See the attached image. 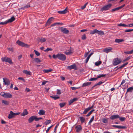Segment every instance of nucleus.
Here are the masks:
<instances>
[{
    "instance_id": "nucleus-44",
    "label": "nucleus",
    "mask_w": 133,
    "mask_h": 133,
    "mask_svg": "<svg viewBox=\"0 0 133 133\" xmlns=\"http://www.w3.org/2000/svg\"><path fill=\"white\" fill-rule=\"evenodd\" d=\"M119 120L122 121H124L125 119V118L124 117H120L119 118Z\"/></svg>"
},
{
    "instance_id": "nucleus-35",
    "label": "nucleus",
    "mask_w": 133,
    "mask_h": 133,
    "mask_svg": "<svg viewBox=\"0 0 133 133\" xmlns=\"http://www.w3.org/2000/svg\"><path fill=\"white\" fill-rule=\"evenodd\" d=\"M102 63V62L101 61H99L98 62H96L95 63V64L96 66H98L100 65Z\"/></svg>"
},
{
    "instance_id": "nucleus-43",
    "label": "nucleus",
    "mask_w": 133,
    "mask_h": 133,
    "mask_svg": "<svg viewBox=\"0 0 133 133\" xmlns=\"http://www.w3.org/2000/svg\"><path fill=\"white\" fill-rule=\"evenodd\" d=\"M88 4V3L87 2L83 6H81V9L82 10L84 9L86 7Z\"/></svg>"
},
{
    "instance_id": "nucleus-55",
    "label": "nucleus",
    "mask_w": 133,
    "mask_h": 133,
    "mask_svg": "<svg viewBox=\"0 0 133 133\" xmlns=\"http://www.w3.org/2000/svg\"><path fill=\"white\" fill-rule=\"evenodd\" d=\"M52 49L50 48H48L47 49L44 50L45 52L48 51L49 50H52Z\"/></svg>"
},
{
    "instance_id": "nucleus-29",
    "label": "nucleus",
    "mask_w": 133,
    "mask_h": 133,
    "mask_svg": "<svg viewBox=\"0 0 133 133\" xmlns=\"http://www.w3.org/2000/svg\"><path fill=\"white\" fill-rule=\"evenodd\" d=\"M51 123V121L50 120H46L45 122L44 123V124L45 125H47L48 124Z\"/></svg>"
},
{
    "instance_id": "nucleus-13",
    "label": "nucleus",
    "mask_w": 133,
    "mask_h": 133,
    "mask_svg": "<svg viewBox=\"0 0 133 133\" xmlns=\"http://www.w3.org/2000/svg\"><path fill=\"white\" fill-rule=\"evenodd\" d=\"M112 49V48L109 47L107 48H105L104 50L103 51L106 53H108L110 52L111 50Z\"/></svg>"
},
{
    "instance_id": "nucleus-14",
    "label": "nucleus",
    "mask_w": 133,
    "mask_h": 133,
    "mask_svg": "<svg viewBox=\"0 0 133 133\" xmlns=\"http://www.w3.org/2000/svg\"><path fill=\"white\" fill-rule=\"evenodd\" d=\"M68 11L67 8H66L64 10L62 11H58V13L60 14H66Z\"/></svg>"
},
{
    "instance_id": "nucleus-56",
    "label": "nucleus",
    "mask_w": 133,
    "mask_h": 133,
    "mask_svg": "<svg viewBox=\"0 0 133 133\" xmlns=\"http://www.w3.org/2000/svg\"><path fill=\"white\" fill-rule=\"evenodd\" d=\"M53 126V125H52L51 126H50V127L48 128L47 130H46V133L48 132L49 131L50 129Z\"/></svg>"
},
{
    "instance_id": "nucleus-39",
    "label": "nucleus",
    "mask_w": 133,
    "mask_h": 133,
    "mask_svg": "<svg viewBox=\"0 0 133 133\" xmlns=\"http://www.w3.org/2000/svg\"><path fill=\"white\" fill-rule=\"evenodd\" d=\"M79 118L81 123H83L84 122L85 119L83 117H80Z\"/></svg>"
},
{
    "instance_id": "nucleus-58",
    "label": "nucleus",
    "mask_w": 133,
    "mask_h": 133,
    "mask_svg": "<svg viewBox=\"0 0 133 133\" xmlns=\"http://www.w3.org/2000/svg\"><path fill=\"white\" fill-rule=\"evenodd\" d=\"M90 58V57L88 56V57L85 60V62L86 63H87L88 62V61Z\"/></svg>"
},
{
    "instance_id": "nucleus-12",
    "label": "nucleus",
    "mask_w": 133,
    "mask_h": 133,
    "mask_svg": "<svg viewBox=\"0 0 133 133\" xmlns=\"http://www.w3.org/2000/svg\"><path fill=\"white\" fill-rule=\"evenodd\" d=\"M119 118V116L118 115H114L111 116L109 118L112 120H114L118 118Z\"/></svg>"
},
{
    "instance_id": "nucleus-36",
    "label": "nucleus",
    "mask_w": 133,
    "mask_h": 133,
    "mask_svg": "<svg viewBox=\"0 0 133 133\" xmlns=\"http://www.w3.org/2000/svg\"><path fill=\"white\" fill-rule=\"evenodd\" d=\"M94 116H93L91 118V119L90 120L88 124H91V123L94 120Z\"/></svg>"
},
{
    "instance_id": "nucleus-37",
    "label": "nucleus",
    "mask_w": 133,
    "mask_h": 133,
    "mask_svg": "<svg viewBox=\"0 0 133 133\" xmlns=\"http://www.w3.org/2000/svg\"><path fill=\"white\" fill-rule=\"evenodd\" d=\"M34 61L37 62H41V61L38 58H35Z\"/></svg>"
},
{
    "instance_id": "nucleus-45",
    "label": "nucleus",
    "mask_w": 133,
    "mask_h": 133,
    "mask_svg": "<svg viewBox=\"0 0 133 133\" xmlns=\"http://www.w3.org/2000/svg\"><path fill=\"white\" fill-rule=\"evenodd\" d=\"M30 7V6L29 4H27L25 6H24V7H22V8L21 9H25V8H27L28 7Z\"/></svg>"
},
{
    "instance_id": "nucleus-38",
    "label": "nucleus",
    "mask_w": 133,
    "mask_h": 133,
    "mask_svg": "<svg viewBox=\"0 0 133 133\" xmlns=\"http://www.w3.org/2000/svg\"><path fill=\"white\" fill-rule=\"evenodd\" d=\"M102 122L103 123H107L108 122V118H104L102 119Z\"/></svg>"
},
{
    "instance_id": "nucleus-3",
    "label": "nucleus",
    "mask_w": 133,
    "mask_h": 133,
    "mask_svg": "<svg viewBox=\"0 0 133 133\" xmlns=\"http://www.w3.org/2000/svg\"><path fill=\"white\" fill-rule=\"evenodd\" d=\"M57 56L58 57V58L59 59L62 61H64L66 59V57L65 55L63 54H57Z\"/></svg>"
},
{
    "instance_id": "nucleus-25",
    "label": "nucleus",
    "mask_w": 133,
    "mask_h": 133,
    "mask_svg": "<svg viewBox=\"0 0 133 133\" xmlns=\"http://www.w3.org/2000/svg\"><path fill=\"white\" fill-rule=\"evenodd\" d=\"M91 82H87L86 83H84L83 84L82 86L83 87L87 86L88 85H89L90 84H91Z\"/></svg>"
},
{
    "instance_id": "nucleus-17",
    "label": "nucleus",
    "mask_w": 133,
    "mask_h": 133,
    "mask_svg": "<svg viewBox=\"0 0 133 133\" xmlns=\"http://www.w3.org/2000/svg\"><path fill=\"white\" fill-rule=\"evenodd\" d=\"M76 131L77 132H79L82 129V128L80 125H79L76 127Z\"/></svg>"
},
{
    "instance_id": "nucleus-2",
    "label": "nucleus",
    "mask_w": 133,
    "mask_h": 133,
    "mask_svg": "<svg viewBox=\"0 0 133 133\" xmlns=\"http://www.w3.org/2000/svg\"><path fill=\"white\" fill-rule=\"evenodd\" d=\"M1 95L3 97L6 98H11L12 97V95L9 93L2 92L1 93Z\"/></svg>"
},
{
    "instance_id": "nucleus-33",
    "label": "nucleus",
    "mask_w": 133,
    "mask_h": 133,
    "mask_svg": "<svg viewBox=\"0 0 133 133\" xmlns=\"http://www.w3.org/2000/svg\"><path fill=\"white\" fill-rule=\"evenodd\" d=\"M2 102L5 105H8L9 103V102L7 101L4 100L2 101Z\"/></svg>"
},
{
    "instance_id": "nucleus-11",
    "label": "nucleus",
    "mask_w": 133,
    "mask_h": 133,
    "mask_svg": "<svg viewBox=\"0 0 133 133\" xmlns=\"http://www.w3.org/2000/svg\"><path fill=\"white\" fill-rule=\"evenodd\" d=\"M3 82L5 85L8 86L10 84V81L8 79L6 78H3Z\"/></svg>"
},
{
    "instance_id": "nucleus-31",
    "label": "nucleus",
    "mask_w": 133,
    "mask_h": 133,
    "mask_svg": "<svg viewBox=\"0 0 133 133\" xmlns=\"http://www.w3.org/2000/svg\"><path fill=\"white\" fill-rule=\"evenodd\" d=\"M45 39L43 38H39V41L42 43L43 42L46 41Z\"/></svg>"
},
{
    "instance_id": "nucleus-5",
    "label": "nucleus",
    "mask_w": 133,
    "mask_h": 133,
    "mask_svg": "<svg viewBox=\"0 0 133 133\" xmlns=\"http://www.w3.org/2000/svg\"><path fill=\"white\" fill-rule=\"evenodd\" d=\"M19 113H15L13 112L12 111H10V114L9 115L8 118L9 119H11L14 117V116L19 115Z\"/></svg>"
},
{
    "instance_id": "nucleus-23",
    "label": "nucleus",
    "mask_w": 133,
    "mask_h": 133,
    "mask_svg": "<svg viewBox=\"0 0 133 133\" xmlns=\"http://www.w3.org/2000/svg\"><path fill=\"white\" fill-rule=\"evenodd\" d=\"M97 29H95L91 31L90 32V34H94L95 33L97 34Z\"/></svg>"
},
{
    "instance_id": "nucleus-32",
    "label": "nucleus",
    "mask_w": 133,
    "mask_h": 133,
    "mask_svg": "<svg viewBox=\"0 0 133 133\" xmlns=\"http://www.w3.org/2000/svg\"><path fill=\"white\" fill-rule=\"evenodd\" d=\"M97 34L99 35H103L104 34L103 32L102 31H99L97 30Z\"/></svg>"
},
{
    "instance_id": "nucleus-63",
    "label": "nucleus",
    "mask_w": 133,
    "mask_h": 133,
    "mask_svg": "<svg viewBox=\"0 0 133 133\" xmlns=\"http://www.w3.org/2000/svg\"><path fill=\"white\" fill-rule=\"evenodd\" d=\"M92 112L90 111L87 115L86 116L88 117L91 114Z\"/></svg>"
},
{
    "instance_id": "nucleus-21",
    "label": "nucleus",
    "mask_w": 133,
    "mask_h": 133,
    "mask_svg": "<svg viewBox=\"0 0 133 133\" xmlns=\"http://www.w3.org/2000/svg\"><path fill=\"white\" fill-rule=\"evenodd\" d=\"M15 19V18L14 16L12 17L10 19H9L7 21L8 23L11 22L13 21Z\"/></svg>"
},
{
    "instance_id": "nucleus-10",
    "label": "nucleus",
    "mask_w": 133,
    "mask_h": 133,
    "mask_svg": "<svg viewBox=\"0 0 133 133\" xmlns=\"http://www.w3.org/2000/svg\"><path fill=\"white\" fill-rule=\"evenodd\" d=\"M67 68L70 70L74 69L75 70H77V69L76 65L75 64H73L72 65L68 66Z\"/></svg>"
},
{
    "instance_id": "nucleus-30",
    "label": "nucleus",
    "mask_w": 133,
    "mask_h": 133,
    "mask_svg": "<svg viewBox=\"0 0 133 133\" xmlns=\"http://www.w3.org/2000/svg\"><path fill=\"white\" fill-rule=\"evenodd\" d=\"M133 90V87H131L128 88L127 90V92H132Z\"/></svg>"
},
{
    "instance_id": "nucleus-34",
    "label": "nucleus",
    "mask_w": 133,
    "mask_h": 133,
    "mask_svg": "<svg viewBox=\"0 0 133 133\" xmlns=\"http://www.w3.org/2000/svg\"><path fill=\"white\" fill-rule=\"evenodd\" d=\"M54 19L53 17H51L48 19L47 22V23L49 24H50L52 20Z\"/></svg>"
},
{
    "instance_id": "nucleus-57",
    "label": "nucleus",
    "mask_w": 133,
    "mask_h": 133,
    "mask_svg": "<svg viewBox=\"0 0 133 133\" xmlns=\"http://www.w3.org/2000/svg\"><path fill=\"white\" fill-rule=\"evenodd\" d=\"M119 9V8H118V7H117V8H114V9H112V11H115L118 10Z\"/></svg>"
},
{
    "instance_id": "nucleus-9",
    "label": "nucleus",
    "mask_w": 133,
    "mask_h": 133,
    "mask_svg": "<svg viewBox=\"0 0 133 133\" xmlns=\"http://www.w3.org/2000/svg\"><path fill=\"white\" fill-rule=\"evenodd\" d=\"M60 30L63 33L65 34H68L69 32V31L66 28L63 27L60 28Z\"/></svg>"
},
{
    "instance_id": "nucleus-26",
    "label": "nucleus",
    "mask_w": 133,
    "mask_h": 133,
    "mask_svg": "<svg viewBox=\"0 0 133 133\" xmlns=\"http://www.w3.org/2000/svg\"><path fill=\"white\" fill-rule=\"evenodd\" d=\"M118 25L121 26H123L125 27H128V25H126L123 23H120Z\"/></svg>"
},
{
    "instance_id": "nucleus-4",
    "label": "nucleus",
    "mask_w": 133,
    "mask_h": 133,
    "mask_svg": "<svg viewBox=\"0 0 133 133\" xmlns=\"http://www.w3.org/2000/svg\"><path fill=\"white\" fill-rule=\"evenodd\" d=\"M16 43L19 45L23 47H25L26 48L29 47V45L26 44H25L24 43L21 42L19 40H18L16 42Z\"/></svg>"
},
{
    "instance_id": "nucleus-1",
    "label": "nucleus",
    "mask_w": 133,
    "mask_h": 133,
    "mask_svg": "<svg viewBox=\"0 0 133 133\" xmlns=\"http://www.w3.org/2000/svg\"><path fill=\"white\" fill-rule=\"evenodd\" d=\"M122 62L121 59L118 58H114L112 61V64L114 66L118 65L121 63Z\"/></svg>"
},
{
    "instance_id": "nucleus-19",
    "label": "nucleus",
    "mask_w": 133,
    "mask_h": 133,
    "mask_svg": "<svg viewBox=\"0 0 133 133\" xmlns=\"http://www.w3.org/2000/svg\"><path fill=\"white\" fill-rule=\"evenodd\" d=\"M34 116H32L30 117L28 119V121L29 123H31L34 119Z\"/></svg>"
},
{
    "instance_id": "nucleus-64",
    "label": "nucleus",
    "mask_w": 133,
    "mask_h": 133,
    "mask_svg": "<svg viewBox=\"0 0 133 133\" xmlns=\"http://www.w3.org/2000/svg\"><path fill=\"white\" fill-rule=\"evenodd\" d=\"M128 27L133 26V23L128 25Z\"/></svg>"
},
{
    "instance_id": "nucleus-7",
    "label": "nucleus",
    "mask_w": 133,
    "mask_h": 133,
    "mask_svg": "<svg viewBox=\"0 0 133 133\" xmlns=\"http://www.w3.org/2000/svg\"><path fill=\"white\" fill-rule=\"evenodd\" d=\"M111 4H109L102 8L101 9V10L102 11H104L105 10H108L111 7Z\"/></svg>"
},
{
    "instance_id": "nucleus-28",
    "label": "nucleus",
    "mask_w": 133,
    "mask_h": 133,
    "mask_svg": "<svg viewBox=\"0 0 133 133\" xmlns=\"http://www.w3.org/2000/svg\"><path fill=\"white\" fill-rule=\"evenodd\" d=\"M52 70L51 69H44L43 70V71L44 72L49 73Z\"/></svg>"
},
{
    "instance_id": "nucleus-54",
    "label": "nucleus",
    "mask_w": 133,
    "mask_h": 133,
    "mask_svg": "<svg viewBox=\"0 0 133 133\" xmlns=\"http://www.w3.org/2000/svg\"><path fill=\"white\" fill-rule=\"evenodd\" d=\"M86 39V35L85 34H84L82 37V39L83 40Z\"/></svg>"
},
{
    "instance_id": "nucleus-53",
    "label": "nucleus",
    "mask_w": 133,
    "mask_h": 133,
    "mask_svg": "<svg viewBox=\"0 0 133 133\" xmlns=\"http://www.w3.org/2000/svg\"><path fill=\"white\" fill-rule=\"evenodd\" d=\"M133 31V29H127L125 30V32H131V31Z\"/></svg>"
},
{
    "instance_id": "nucleus-61",
    "label": "nucleus",
    "mask_w": 133,
    "mask_h": 133,
    "mask_svg": "<svg viewBox=\"0 0 133 133\" xmlns=\"http://www.w3.org/2000/svg\"><path fill=\"white\" fill-rule=\"evenodd\" d=\"M52 57L53 58L55 59L56 58H58V57L57 56V54L56 55H53Z\"/></svg>"
},
{
    "instance_id": "nucleus-18",
    "label": "nucleus",
    "mask_w": 133,
    "mask_h": 133,
    "mask_svg": "<svg viewBox=\"0 0 133 133\" xmlns=\"http://www.w3.org/2000/svg\"><path fill=\"white\" fill-rule=\"evenodd\" d=\"M28 114V112L26 109L24 110L23 112L21 114V116H25L27 115Z\"/></svg>"
},
{
    "instance_id": "nucleus-46",
    "label": "nucleus",
    "mask_w": 133,
    "mask_h": 133,
    "mask_svg": "<svg viewBox=\"0 0 133 133\" xmlns=\"http://www.w3.org/2000/svg\"><path fill=\"white\" fill-rule=\"evenodd\" d=\"M8 23V22L7 21H6L5 22H0V25H4Z\"/></svg>"
},
{
    "instance_id": "nucleus-59",
    "label": "nucleus",
    "mask_w": 133,
    "mask_h": 133,
    "mask_svg": "<svg viewBox=\"0 0 133 133\" xmlns=\"http://www.w3.org/2000/svg\"><path fill=\"white\" fill-rule=\"evenodd\" d=\"M48 82V81H44L42 82V85H45L46 83Z\"/></svg>"
},
{
    "instance_id": "nucleus-6",
    "label": "nucleus",
    "mask_w": 133,
    "mask_h": 133,
    "mask_svg": "<svg viewBox=\"0 0 133 133\" xmlns=\"http://www.w3.org/2000/svg\"><path fill=\"white\" fill-rule=\"evenodd\" d=\"M1 59L2 61L3 62L5 61L6 62H8L10 64L12 63L11 59L10 58L7 57L2 58Z\"/></svg>"
},
{
    "instance_id": "nucleus-16",
    "label": "nucleus",
    "mask_w": 133,
    "mask_h": 133,
    "mask_svg": "<svg viewBox=\"0 0 133 133\" xmlns=\"http://www.w3.org/2000/svg\"><path fill=\"white\" fill-rule=\"evenodd\" d=\"M78 99V98H74L73 99L70 100L69 102V105H71L72 103L76 101Z\"/></svg>"
},
{
    "instance_id": "nucleus-22",
    "label": "nucleus",
    "mask_w": 133,
    "mask_h": 133,
    "mask_svg": "<svg viewBox=\"0 0 133 133\" xmlns=\"http://www.w3.org/2000/svg\"><path fill=\"white\" fill-rule=\"evenodd\" d=\"M124 41V40L122 39H116L115 40V42L117 43H119L120 42H122Z\"/></svg>"
},
{
    "instance_id": "nucleus-27",
    "label": "nucleus",
    "mask_w": 133,
    "mask_h": 133,
    "mask_svg": "<svg viewBox=\"0 0 133 133\" xmlns=\"http://www.w3.org/2000/svg\"><path fill=\"white\" fill-rule=\"evenodd\" d=\"M90 110L89 108L88 107L87 108L84 109V110L83 112V114H86Z\"/></svg>"
},
{
    "instance_id": "nucleus-15",
    "label": "nucleus",
    "mask_w": 133,
    "mask_h": 133,
    "mask_svg": "<svg viewBox=\"0 0 133 133\" xmlns=\"http://www.w3.org/2000/svg\"><path fill=\"white\" fill-rule=\"evenodd\" d=\"M112 127L118 129H126L127 128L126 126L120 125H112Z\"/></svg>"
},
{
    "instance_id": "nucleus-8",
    "label": "nucleus",
    "mask_w": 133,
    "mask_h": 133,
    "mask_svg": "<svg viewBox=\"0 0 133 133\" xmlns=\"http://www.w3.org/2000/svg\"><path fill=\"white\" fill-rule=\"evenodd\" d=\"M74 52V49L71 48L69 49L66 51L65 54L67 55H71Z\"/></svg>"
},
{
    "instance_id": "nucleus-49",
    "label": "nucleus",
    "mask_w": 133,
    "mask_h": 133,
    "mask_svg": "<svg viewBox=\"0 0 133 133\" xmlns=\"http://www.w3.org/2000/svg\"><path fill=\"white\" fill-rule=\"evenodd\" d=\"M57 92L56 94L57 95H59L61 94L62 92L60 90L57 89Z\"/></svg>"
},
{
    "instance_id": "nucleus-52",
    "label": "nucleus",
    "mask_w": 133,
    "mask_h": 133,
    "mask_svg": "<svg viewBox=\"0 0 133 133\" xmlns=\"http://www.w3.org/2000/svg\"><path fill=\"white\" fill-rule=\"evenodd\" d=\"M103 83V82L101 81H100L99 82L97 83L94 85V87L96 86L97 85H100Z\"/></svg>"
},
{
    "instance_id": "nucleus-41",
    "label": "nucleus",
    "mask_w": 133,
    "mask_h": 133,
    "mask_svg": "<svg viewBox=\"0 0 133 133\" xmlns=\"http://www.w3.org/2000/svg\"><path fill=\"white\" fill-rule=\"evenodd\" d=\"M23 73L28 75H30V72L27 71V70H25L23 71Z\"/></svg>"
},
{
    "instance_id": "nucleus-60",
    "label": "nucleus",
    "mask_w": 133,
    "mask_h": 133,
    "mask_svg": "<svg viewBox=\"0 0 133 133\" xmlns=\"http://www.w3.org/2000/svg\"><path fill=\"white\" fill-rule=\"evenodd\" d=\"M18 79L19 80H21L22 81L24 82L25 81L24 79L22 77H19L18 78Z\"/></svg>"
},
{
    "instance_id": "nucleus-47",
    "label": "nucleus",
    "mask_w": 133,
    "mask_h": 133,
    "mask_svg": "<svg viewBox=\"0 0 133 133\" xmlns=\"http://www.w3.org/2000/svg\"><path fill=\"white\" fill-rule=\"evenodd\" d=\"M97 79V78H91L89 79V81H96Z\"/></svg>"
},
{
    "instance_id": "nucleus-50",
    "label": "nucleus",
    "mask_w": 133,
    "mask_h": 133,
    "mask_svg": "<svg viewBox=\"0 0 133 133\" xmlns=\"http://www.w3.org/2000/svg\"><path fill=\"white\" fill-rule=\"evenodd\" d=\"M34 51L35 52L36 55L37 56H39L40 55L38 51L36 50H34Z\"/></svg>"
},
{
    "instance_id": "nucleus-51",
    "label": "nucleus",
    "mask_w": 133,
    "mask_h": 133,
    "mask_svg": "<svg viewBox=\"0 0 133 133\" xmlns=\"http://www.w3.org/2000/svg\"><path fill=\"white\" fill-rule=\"evenodd\" d=\"M65 103H60L59 104V105L62 108L65 105Z\"/></svg>"
},
{
    "instance_id": "nucleus-40",
    "label": "nucleus",
    "mask_w": 133,
    "mask_h": 133,
    "mask_svg": "<svg viewBox=\"0 0 133 133\" xmlns=\"http://www.w3.org/2000/svg\"><path fill=\"white\" fill-rule=\"evenodd\" d=\"M50 97L54 99V100H56L57 99H59V97L58 96H50Z\"/></svg>"
},
{
    "instance_id": "nucleus-24",
    "label": "nucleus",
    "mask_w": 133,
    "mask_h": 133,
    "mask_svg": "<svg viewBox=\"0 0 133 133\" xmlns=\"http://www.w3.org/2000/svg\"><path fill=\"white\" fill-rule=\"evenodd\" d=\"M128 63L127 62V63H125L123 64L122 65H121L117 69H121L122 68H123V67H124L125 65H127L128 64Z\"/></svg>"
},
{
    "instance_id": "nucleus-48",
    "label": "nucleus",
    "mask_w": 133,
    "mask_h": 133,
    "mask_svg": "<svg viewBox=\"0 0 133 133\" xmlns=\"http://www.w3.org/2000/svg\"><path fill=\"white\" fill-rule=\"evenodd\" d=\"M130 58V56H129L128 57H127V58H125V59H124L123 60V62H125L126 61H127Z\"/></svg>"
},
{
    "instance_id": "nucleus-20",
    "label": "nucleus",
    "mask_w": 133,
    "mask_h": 133,
    "mask_svg": "<svg viewBox=\"0 0 133 133\" xmlns=\"http://www.w3.org/2000/svg\"><path fill=\"white\" fill-rule=\"evenodd\" d=\"M45 111L43 110H39L38 114L40 115H43L45 114Z\"/></svg>"
},
{
    "instance_id": "nucleus-62",
    "label": "nucleus",
    "mask_w": 133,
    "mask_h": 133,
    "mask_svg": "<svg viewBox=\"0 0 133 133\" xmlns=\"http://www.w3.org/2000/svg\"><path fill=\"white\" fill-rule=\"evenodd\" d=\"M94 104H93L90 107H89L88 108H89L90 110L91 109L94 108H95L94 107Z\"/></svg>"
},
{
    "instance_id": "nucleus-42",
    "label": "nucleus",
    "mask_w": 133,
    "mask_h": 133,
    "mask_svg": "<svg viewBox=\"0 0 133 133\" xmlns=\"http://www.w3.org/2000/svg\"><path fill=\"white\" fill-rule=\"evenodd\" d=\"M105 75H104V74L99 75L97 76V79L98 78H101V77H104L105 76Z\"/></svg>"
}]
</instances>
